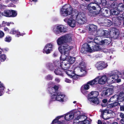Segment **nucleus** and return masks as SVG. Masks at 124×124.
I'll return each instance as SVG.
<instances>
[{"instance_id":"1","label":"nucleus","mask_w":124,"mask_h":124,"mask_svg":"<svg viewBox=\"0 0 124 124\" xmlns=\"http://www.w3.org/2000/svg\"><path fill=\"white\" fill-rule=\"evenodd\" d=\"M111 7L114 9L110 11L111 14L116 15L124 10V5L122 3L117 4L115 2L111 4Z\"/></svg>"},{"instance_id":"2","label":"nucleus","mask_w":124,"mask_h":124,"mask_svg":"<svg viewBox=\"0 0 124 124\" xmlns=\"http://www.w3.org/2000/svg\"><path fill=\"white\" fill-rule=\"evenodd\" d=\"M73 8L69 4H65L61 9L60 13L61 16H67L72 13Z\"/></svg>"},{"instance_id":"3","label":"nucleus","mask_w":124,"mask_h":124,"mask_svg":"<svg viewBox=\"0 0 124 124\" xmlns=\"http://www.w3.org/2000/svg\"><path fill=\"white\" fill-rule=\"evenodd\" d=\"M99 95V93L97 91H92L88 94L87 98L89 101L97 105L99 103V99L97 98Z\"/></svg>"},{"instance_id":"4","label":"nucleus","mask_w":124,"mask_h":124,"mask_svg":"<svg viewBox=\"0 0 124 124\" xmlns=\"http://www.w3.org/2000/svg\"><path fill=\"white\" fill-rule=\"evenodd\" d=\"M72 40L70 35L67 34L59 38L57 40V42L58 45L61 46L68 42H70Z\"/></svg>"},{"instance_id":"5","label":"nucleus","mask_w":124,"mask_h":124,"mask_svg":"<svg viewBox=\"0 0 124 124\" xmlns=\"http://www.w3.org/2000/svg\"><path fill=\"white\" fill-rule=\"evenodd\" d=\"M88 10V15L91 17H93L96 16V15L99 14L101 10V8L100 6L92 7L87 8Z\"/></svg>"},{"instance_id":"6","label":"nucleus","mask_w":124,"mask_h":124,"mask_svg":"<svg viewBox=\"0 0 124 124\" xmlns=\"http://www.w3.org/2000/svg\"><path fill=\"white\" fill-rule=\"evenodd\" d=\"M120 73V72L117 71H113L110 73L109 75V81L111 84L115 83L116 82L119 83L121 81L120 79L118 78V74Z\"/></svg>"},{"instance_id":"7","label":"nucleus","mask_w":124,"mask_h":124,"mask_svg":"<svg viewBox=\"0 0 124 124\" xmlns=\"http://www.w3.org/2000/svg\"><path fill=\"white\" fill-rule=\"evenodd\" d=\"M119 30L116 28H113L109 30V37L114 39H117L119 37Z\"/></svg>"},{"instance_id":"8","label":"nucleus","mask_w":124,"mask_h":124,"mask_svg":"<svg viewBox=\"0 0 124 124\" xmlns=\"http://www.w3.org/2000/svg\"><path fill=\"white\" fill-rule=\"evenodd\" d=\"M55 95L54 94V95H52L51 96V99L50 101V102L56 100L61 102L63 101L65 95L62 94L61 93L58 92Z\"/></svg>"},{"instance_id":"9","label":"nucleus","mask_w":124,"mask_h":124,"mask_svg":"<svg viewBox=\"0 0 124 124\" xmlns=\"http://www.w3.org/2000/svg\"><path fill=\"white\" fill-rule=\"evenodd\" d=\"M2 16L7 17H16L17 15V12L16 10H6L1 13Z\"/></svg>"},{"instance_id":"10","label":"nucleus","mask_w":124,"mask_h":124,"mask_svg":"<svg viewBox=\"0 0 124 124\" xmlns=\"http://www.w3.org/2000/svg\"><path fill=\"white\" fill-rule=\"evenodd\" d=\"M58 49L61 54L64 53V54H69L71 50V48L70 46L67 43L62 45L58 47Z\"/></svg>"},{"instance_id":"11","label":"nucleus","mask_w":124,"mask_h":124,"mask_svg":"<svg viewBox=\"0 0 124 124\" xmlns=\"http://www.w3.org/2000/svg\"><path fill=\"white\" fill-rule=\"evenodd\" d=\"M66 28L63 25H60L55 26L53 29V31L56 35L60 34L62 33H66L67 31Z\"/></svg>"},{"instance_id":"12","label":"nucleus","mask_w":124,"mask_h":124,"mask_svg":"<svg viewBox=\"0 0 124 124\" xmlns=\"http://www.w3.org/2000/svg\"><path fill=\"white\" fill-rule=\"evenodd\" d=\"M60 59L61 60H62L63 61L66 60V61L69 62V64H70L73 63L75 60V58L71 56H67L65 54L61 55L60 57Z\"/></svg>"},{"instance_id":"13","label":"nucleus","mask_w":124,"mask_h":124,"mask_svg":"<svg viewBox=\"0 0 124 124\" xmlns=\"http://www.w3.org/2000/svg\"><path fill=\"white\" fill-rule=\"evenodd\" d=\"M116 98H117L118 101H123L124 99V92H121L117 95H115L113 96L110 98V101H113Z\"/></svg>"},{"instance_id":"14","label":"nucleus","mask_w":124,"mask_h":124,"mask_svg":"<svg viewBox=\"0 0 124 124\" xmlns=\"http://www.w3.org/2000/svg\"><path fill=\"white\" fill-rule=\"evenodd\" d=\"M53 45L52 44L49 43L46 44L43 49L44 53L48 54L50 53L53 51Z\"/></svg>"},{"instance_id":"15","label":"nucleus","mask_w":124,"mask_h":124,"mask_svg":"<svg viewBox=\"0 0 124 124\" xmlns=\"http://www.w3.org/2000/svg\"><path fill=\"white\" fill-rule=\"evenodd\" d=\"M59 87L57 85H54L53 87H49L47 89L49 93L51 94H53V95L55 94V95L58 93Z\"/></svg>"},{"instance_id":"16","label":"nucleus","mask_w":124,"mask_h":124,"mask_svg":"<svg viewBox=\"0 0 124 124\" xmlns=\"http://www.w3.org/2000/svg\"><path fill=\"white\" fill-rule=\"evenodd\" d=\"M108 66L107 63L104 62H97L96 65V67L98 70H102L106 68Z\"/></svg>"},{"instance_id":"17","label":"nucleus","mask_w":124,"mask_h":124,"mask_svg":"<svg viewBox=\"0 0 124 124\" xmlns=\"http://www.w3.org/2000/svg\"><path fill=\"white\" fill-rule=\"evenodd\" d=\"M97 27L96 26L93 24L89 25L88 30L90 34L93 35L94 33L96 31Z\"/></svg>"},{"instance_id":"18","label":"nucleus","mask_w":124,"mask_h":124,"mask_svg":"<svg viewBox=\"0 0 124 124\" xmlns=\"http://www.w3.org/2000/svg\"><path fill=\"white\" fill-rule=\"evenodd\" d=\"M61 62V67L64 70H66L68 69L70 67V64L69 62L66 60Z\"/></svg>"},{"instance_id":"19","label":"nucleus","mask_w":124,"mask_h":124,"mask_svg":"<svg viewBox=\"0 0 124 124\" xmlns=\"http://www.w3.org/2000/svg\"><path fill=\"white\" fill-rule=\"evenodd\" d=\"M100 111L101 112V114L100 116L101 117H102L104 120H107L108 119V117L105 116V115L106 114H108V110L105 109L102 110L101 109H100Z\"/></svg>"},{"instance_id":"20","label":"nucleus","mask_w":124,"mask_h":124,"mask_svg":"<svg viewBox=\"0 0 124 124\" xmlns=\"http://www.w3.org/2000/svg\"><path fill=\"white\" fill-rule=\"evenodd\" d=\"M11 34L14 35L16 34V36L19 37L20 36H23L25 34L24 33H21L18 30H16L14 28L11 29L9 32Z\"/></svg>"},{"instance_id":"21","label":"nucleus","mask_w":124,"mask_h":124,"mask_svg":"<svg viewBox=\"0 0 124 124\" xmlns=\"http://www.w3.org/2000/svg\"><path fill=\"white\" fill-rule=\"evenodd\" d=\"M91 50L90 49H89L87 47L85 43L83 44L82 46V47L81 49L80 52L83 54H86L87 53L91 52Z\"/></svg>"},{"instance_id":"22","label":"nucleus","mask_w":124,"mask_h":124,"mask_svg":"<svg viewBox=\"0 0 124 124\" xmlns=\"http://www.w3.org/2000/svg\"><path fill=\"white\" fill-rule=\"evenodd\" d=\"M77 23L79 24H83L85 23V19L81 15H77L76 17Z\"/></svg>"},{"instance_id":"23","label":"nucleus","mask_w":124,"mask_h":124,"mask_svg":"<svg viewBox=\"0 0 124 124\" xmlns=\"http://www.w3.org/2000/svg\"><path fill=\"white\" fill-rule=\"evenodd\" d=\"M107 77L105 75L102 76L101 78H98V83L101 85H103L105 84L107 80Z\"/></svg>"},{"instance_id":"24","label":"nucleus","mask_w":124,"mask_h":124,"mask_svg":"<svg viewBox=\"0 0 124 124\" xmlns=\"http://www.w3.org/2000/svg\"><path fill=\"white\" fill-rule=\"evenodd\" d=\"M68 24L72 28L75 27L76 25V22L72 18H70L68 19L67 21Z\"/></svg>"},{"instance_id":"25","label":"nucleus","mask_w":124,"mask_h":124,"mask_svg":"<svg viewBox=\"0 0 124 124\" xmlns=\"http://www.w3.org/2000/svg\"><path fill=\"white\" fill-rule=\"evenodd\" d=\"M96 42L94 41H90L88 42V43H85L86 46L89 49H91V52L92 53L93 52L92 50V48H93V46L96 45Z\"/></svg>"},{"instance_id":"26","label":"nucleus","mask_w":124,"mask_h":124,"mask_svg":"<svg viewBox=\"0 0 124 124\" xmlns=\"http://www.w3.org/2000/svg\"><path fill=\"white\" fill-rule=\"evenodd\" d=\"M63 71H64V70L62 69L57 68L55 69L54 71V72L57 75H59L63 76Z\"/></svg>"},{"instance_id":"27","label":"nucleus","mask_w":124,"mask_h":124,"mask_svg":"<svg viewBox=\"0 0 124 124\" xmlns=\"http://www.w3.org/2000/svg\"><path fill=\"white\" fill-rule=\"evenodd\" d=\"M98 78H96L93 79L88 82V84L90 85L93 86L94 85L98 84Z\"/></svg>"},{"instance_id":"28","label":"nucleus","mask_w":124,"mask_h":124,"mask_svg":"<svg viewBox=\"0 0 124 124\" xmlns=\"http://www.w3.org/2000/svg\"><path fill=\"white\" fill-rule=\"evenodd\" d=\"M94 47L92 48L93 51H100L101 50L102 48L100 46L98 43H96V45L93 46Z\"/></svg>"},{"instance_id":"29","label":"nucleus","mask_w":124,"mask_h":124,"mask_svg":"<svg viewBox=\"0 0 124 124\" xmlns=\"http://www.w3.org/2000/svg\"><path fill=\"white\" fill-rule=\"evenodd\" d=\"M63 116L62 115L59 116H58L56 117L52 121L51 124H59L61 122L60 121H59L58 120L62 117H63Z\"/></svg>"},{"instance_id":"30","label":"nucleus","mask_w":124,"mask_h":124,"mask_svg":"<svg viewBox=\"0 0 124 124\" xmlns=\"http://www.w3.org/2000/svg\"><path fill=\"white\" fill-rule=\"evenodd\" d=\"M46 67L50 70L51 71L53 70L54 69L53 63H48L46 65Z\"/></svg>"},{"instance_id":"31","label":"nucleus","mask_w":124,"mask_h":124,"mask_svg":"<svg viewBox=\"0 0 124 124\" xmlns=\"http://www.w3.org/2000/svg\"><path fill=\"white\" fill-rule=\"evenodd\" d=\"M5 88L3 84L0 82V96L3 95L4 93Z\"/></svg>"},{"instance_id":"32","label":"nucleus","mask_w":124,"mask_h":124,"mask_svg":"<svg viewBox=\"0 0 124 124\" xmlns=\"http://www.w3.org/2000/svg\"><path fill=\"white\" fill-rule=\"evenodd\" d=\"M97 34L99 36H102L106 35V33L104 31L102 30L97 31L96 32Z\"/></svg>"},{"instance_id":"33","label":"nucleus","mask_w":124,"mask_h":124,"mask_svg":"<svg viewBox=\"0 0 124 124\" xmlns=\"http://www.w3.org/2000/svg\"><path fill=\"white\" fill-rule=\"evenodd\" d=\"M66 73L70 78L72 77V75L74 74L75 72L72 70H67L65 71Z\"/></svg>"},{"instance_id":"34","label":"nucleus","mask_w":124,"mask_h":124,"mask_svg":"<svg viewBox=\"0 0 124 124\" xmlns=\"http://www.w3.org/2000/svg\"><path fill=\"white\" fill-rule=\"evenodd\" d=\"M6 58V56L5 54H1L0 55V61L1 62H4Z\"/></svg>"},{"instance_id":"35","label":"nucleus","mask_w":124,"mask_h":124,"mask_svg":"<svg viewBox=\"0 0 124 124\" xmlns=\"http://www.w3.org/2000/svg\"><path fill=\"white\" fill-rule=\"evenodd\" d=\"M62 60H60L61 62L60 61H55L53 63L55 67H59V66H61V62Z\"/></svg>"},{"instance_id":"36","label":"nucleus","mask_w":124,"mask_h":124,"mask_svg":"<svg viewBox=\"0 0 124 124\" xmlns=\"http://www.w3.org/2000/svg\"><path fill=\"white\" fill-rule=\"evenodd\" d=\"M78 124H90V121L88 120L85 119L84 121L79 122L77 123Z\"/></svg>"},{"instance_id":"37","label":"nucleus","mask_w":124,"mask_h":124,"mask_svg":"<svg viewBox=\"0 0 124 124\" xmlns=\"http://www.w3.org/2000/svg\"><path fill=\"white\" fill-rule=\"evenodd\" d=\"M100 20L101 21H102V22H100V23L101 24H104L106 23H108V19L105 18H101L100 19Z\"/></svg>"},{"instance_id":"38","label":"nucleus","mask_w":124,"mask_h":124,"mask_svg":"<svg viewBox=\"0 0 124 124\" xmlns=\"http://www.w3.org/2000/svg\"><path fill=\"white\" fill-rule=\"evenodd\" d=\"M117 15V17L119 20L123 19V20H124V12L122 14L119 13Z\"/></svg>"},{"instance_id":"39","label":"nucleus","mask_w":124,"mask_h":124,"mask_svg":"<svg viewBox=\"0 0 124 124\" xmlns=\"http://www.w3.org/2000/svg\"><path fill=\"white\" fill-rule=\"evenodd\" d=\"M114 87L113 86H109V93L110 94H112L114 92Z\"/></svg>"},{"instance_id":"40","label":"nucleus","mask_w":124,"mask_h":124,"mask_svg":"<svg viewBox=\"0 0 124 124\" xmlns=\"http://www.w3.org/2000/svg\"><path fill=\"white\" fill-rule=\"evenodd\" d=\"M5 41L8 42H10L11 40V37L9 36H7L4 39Z\"/></svg>"},{"instance_id":"41","label":"nucleus","mask_w":124,"mask_h":124,"mask_svg":"<svg viewBox=\"0 0 124 124\" xmlns=\"http://www.w3.org/2000/svg\"><path fill=\"white\" fill-rule=\"evenodd\" d=\"M120 116L122 118L121 120V123L124 124V114L123 113H121L120 114Z\"/></svg>"},{"instance_id":"42","label":"nucleus","mask_w":124,"mask_h":124,"mask_svg":"<svg viewBox=\"0 0 124 124\" xmlns=\"http://www.w3.org/2000/svg\"><path fill=\"white\" fill-rule=\"evenodd\" d=\"M94 1L95 3L97 5V7L98 5L99 6L101 3V0H94Z\"/></svg>"},{"instance_id":"43","label":"nucleus","mask_w":124,"mask_h":124,"mask_svg":"<svg viewBox=\"0 0 124 124\" xmlns=\"http://www.w3.org/2000/svg\"><path fill=\"white\" fill-rule=\"evenodd\" d=\"M72 76V77H71V78H72L73 79L75 80H77L79 77L78 75H76L75 72L74 73V74H73Z\"/></svg>"},{"instance_id":"44","label":"nucleus","mask_w":124,"mask_h":124,"mask_svg":"<svg viewBox=\"0 0 124 124\" xmlns=\"http://www.w3.org/2000/svg\"><path fill=\"white\" fill-rule=\"evenodd\" d=\"M45 78L47 80H52L53 79V76L50 75H48Z\"/></svg>"},{"instance_id":"45","label":"nucleus","mask_w":124,"mask_h":124,"mask_svg":"<svg viewBox=\"0 0 124 124\" xmlns=\"http://www.w3.org/2000/svg\"><path fill=\"white\" fill-rule=\"evenodd\" d=\"M118 104V103L117 102H115L113 104L110 103L109 104V107L111 108L112 107H115Z\"/></svg>"},{"instance_id":"46","label":"nucleus","mask_w":124,"mask_h":124,"mask_svg":"<svg viewBox=\"0 0 124 124\" xmlns=\"http://www.w3.org/2000/svg\"><path fill=\"white\" fill-rule=\"evenodd\" d=\"M89 84H88V82L86 84L84 85V89L85 90H88L90 88Z\"/></svg>"},{"instance_id":"47","label":"nucleus","mask_w":124,"mask_h":124,"mask_svg":"<svg viewBox=\"0 0 124 124\" xmlns=\"http://www.w3.org/2000/svg\"><path fill=\"white\" fill-rule=\"evenodd\" d=\"M109 114L110 116V118L113 117L115 115V113L111 110H109Z\"/></svg>"},{"instance_id":"48","label":"nucleus","mask_w":124,"mask_h":124,"mask_svg":"<svg viewBox=\"0 0 124 124\" xmlns=\"http://www.w3.org/2000/svg\"><path fill=\"white\" fill-rule=\"evenodd\" d=\"M101 5L103 6H105L107 4V1L106 0H101Z\"/></svg>"},{"instance_id":"49","label":"nucleus","mask_w":124,"mask_h":124,"mask_svg":"<svg viewBox=\"0 0 124 124\" xmlns=\"http://www.w3.org/2000/svg\"><path fill=\"white\" fill-rule=\"evenodd\" d=\"M69 115V113H67L66 114L64 118L67 121H69L70 120Z\"/></svg>"},{"instance_id":"50","label":"nucleus","mask_w":124,"mask_h":124,"mask_svg":"<svg viewBox=\"0 0 124 124\" xmlns=\"http://www.w3.org/2000/svg\"><path fill=\"white\" fill-rule=\"evenodd\" d=\"M86 90H85V89H84L83 90H82L81 91L82 92V93L84 95H87V94H88H88L89 93H88V92Z\"/></svg>"},{"instance_id":"51","label":"nucleus","mask_w":124,"mask_h":124,"mask_svg":"<svg viewBox=\"0 0 124 124\" xmlns=\"http://www.w3.org/2000/svg\"><path fill=\"white\" fill-rule=\"evenodd\" d=\"M4 33L2 31H0V38H2L4 36Z\"/></svg>"},{"instance_id":"52","label":"nucleus","mask_w":124,"mask_h":124,"mask_svg":"<svg viewBox=\"0 0 124 124\" xmlns=\"http://www.w3.org/2000/svg\"><path fill=\"white\" fill-rule=\"evenodd\" d=\"M84 62H83V61H82L79 63V67H80L82 69V68L83 67L82 66H84Z\"/></svg>"},{"instance_id":"53","label":"nucleus","mask_w":124,"mask_h":124,"mask_svg":"<svg viewBox=\"0 0 124 124\" xmlns=\"http://www.w3.org/2000/svg\"><path fill=\"white\" fill-rule=\"evenodd\" d=\"M94 3H90L89 4H88L87 8L89 7H92L95 6L94 5Z\"/></svg>"},{"instance_id":"54","label":"nucleus","mask_w":124,"mask_h":124,"mask_svg":"<svg viewBox=\"0 0 124 124\" xmlns=\"http://www.w3.org/2000/svg\"><path fill=\"white\" fill-rule=\"evenodd\" d=\"M106 8L105 7L103 9V14H107L108 13V10L105 9Z\"/></svg>"},{"instance_id":"55","label":"nucleus","mask_w":124,"mask_h":124,"mask_svg":"<svg viewBox=\"0 0 124 124\" xmlns=\"http://www.w3.org/2000/svg\"><path fill=\"white\" fill-rule=\"evenodd\" d=\"M65 81L66 82L68 83H70L71 82V80L67 78L65 79Z\"/></svg>"},{"instance_id":"56","label":"nucleus","mask_w":124,"mask_h":124,"mask_svg":"<svg viewBox=\"0 0 124 124\" xmlns=\"http://www.w3.org/2000/svg\"><path fill=\"white\" fill-rule=\"evenodd\" d=\"M69 116L70 120L73 118L74 116L72 115L69 114Z\"/></svg>"},{"instance_id":"57","label":"nucleus","mask_w":124,"mask_h":124,"mask_svg":"<svg viewBox=\"0 0 124 124\" xmlns=\"http://www.w3.org/2000/svg\"><path fill=\"white\" fill-rule=\"evenodd\" d=\"M104 41L105 43V45H108V41L107 39H104Z\"/></svg>"},{"instance_id":"58","label":"nucleus","mask_w":124,"mask_h":124,"mask_svg":"<svg viewBox=\"0 0 124 124\" xmlns=\"http://www.w3.org/2000/svg\"><path fill=\"white\" fill-rule=\"evenodd\" d=\"M94 35L95 34H94L93 35V36H90L88 37V38L90 39H93L94 41Z\"/></svg>"},{"instance_id":"59","label":"nucleus","mask_w":124,"mask_h":124,"mask_svg":"<svg viewBox=\"0 0 124 124\" xmlns=\"http://www.w3.org/2000/svg\"><path fill=\"white\" fill-rule=\"evenodd\" d=\"M82 116H82L81 115H79L76 118V119L77 120H78L79 119H80L81 118V117Z\"/></svg>"},{"instance_id":"60","label":"nucleus","mask_w":124,"mask_h":124,"mask_svg":"<svg viewBox=\"0 0 124 124\" xmlns=\"http://www.w3.org/2000/svg\"><path fill=\"white\" fill-rule=\"evenodd\" d=\"M108 100L106 99H104L102 100V102L104 103H105L107 102Z\"/></svg>"},{"instance_id":"61","label":"nucleus","mask_w":124,"mask_h":124,"mask_svg":"<svg viewBox=\"0 0 124 124\" xmlns=\"http://www.w3.org/2000/svg\"><path fill=\"white\" fill-rule=\"evenodd\" d=\"M4 30L5 31H7L8 32L9 31V29L7 27H5L4 28Z\"/></svg>"},{"instance_id":"62","label":"nucleus","mask_w":124,"mask_h":124,"mask_svg":"<svg viewBox=\"0 0 124 124\" xmlns=\"http://www.w3.org/2000/svg\"><path fill=\"white\" fill-rule=\"evenodd\" d=\"M101 44L105 45V43L104 42V40H101Z\"/></svg>"},{"instance_id":"63","label":"nucleus","mask_w":124,"mask_h":124,"mask_svg":"<svg viewBox=\"0 0 124 124\" xmlns=\"http://www.w3.org/2000/svg\"><path fill=\"white\" fill-rule=\"evenodd\" d=\"M121 110L124 111V107L123 106H121L120 107Z\"/></svg>"},{"instance_id":"64","label":"nucleus","mask_w":124,"mask_h":124,"mask_svg":"<svg viewBox=\"0 0 124 124\" xmlns=\"http://www.w3.org/2000/svg\"><path fill=\"white\" fill-rule=\"evenodd\" d=\"M98 124H102L101 121V120H99L98 121Z\"/></svg>"}]
</instances>
